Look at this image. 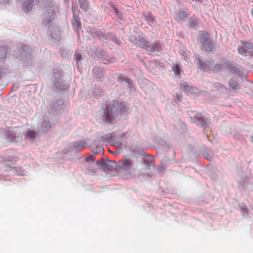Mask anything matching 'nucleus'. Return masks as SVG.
Instances as JSON below:
<instances>
[{
  "label": "nucleus",
  "mask_w": 253,
  "mask_h": 253,
  "mask_svg": "<svg viewBox=\"0 0 253 253\" xmlns=\"http://www.w3.org/2000/svg\"><path fill=\"white\" fill-rule=\"evenodd\" d=\"M126 111L125 104L118 100H114L103 111L102 121L110 123L112 119L117 118Z\"/></svg>",
  "instance_id": "obj_1"
},
{
  "label": "nucleus",
  "mask_w": 253,
  "mask_h": 253,
  "mask_svg": "<svg viewBox=\"0 0 253 253\" xmlns=\"http://www.w3.org/2000/svg\"><path fill=\"white\" fill-rule=\"evenodd\" d=\"M201 48L207 51H211L213 49L215 44L210 35L207 33L202 34L200 36Z\"/></svg>",
  "instance_id": "obj_2"
},
{
  "label": "nucleus",
  "mask_w": 253,
  "mask_h": 253,
  "mask_svg": "<svg viewBox=\"0 0 253 253\" xmlns=\"http://www.w3.org/2000/svg\"><path fill=\"white\" fill-rule=\"evenodd\" d=\"M238 51L240 54L244 56L249 55L253 52V45L249 42H241V44L238 47Z\"/></svg>",
  "instance_id": "obj_3"
},
{
  "label": "nucleus",
  "mask_w": 253,
  "mask_h": 253,
  "mask_svg": "<svg viewBox=\"0 0 253 253\" xmlns=\"http://www.w3.org/2000/svg\"><path fill=\"white\" fill-rule=\"evenodd\" d=\"M225 68L230 73L239 76H243L245 73V70L239 66L230 63H226Z\"/></svg>",
  "instance_id": "obj_4"
},
{
  "label": "nucleus",
  "mask_w": 253,
  "mask_h": 253,
  "mask_svg": "<svg viewBox=\"0 0 253 253\" xmlns=\"http://www.w3.org/2000/svg\"><path fill=\"white\" fill-rule=\"evenodd\" d=\"M18 139L16 138V132L11 130L9 131L6 135V139L8 142H18L22 140L23 135L22 133H19L17 135Z\"/></svg>",
  "instance_id": "obj_5"
},
{
  "label": "nucleus",
  "mask_w": 253,
  "mask_h": 253,
  "mask_svg": "<svg viewBox=\"0 0 253 253\" xmlns=\"http://www.w3.org/2000/svg\"><path fill=\"white\" fill-rule=\"evenodd\" d=\"M120 168L124 170L130 169L133 165V162L129 159H122L119 162Z\"/></svg>",
  "instance_id": "obj_6"
},
{
  "label": "nucleus",
  "mask_w": 253,
  "mask_h": 253,
  "mask_svg": "<svg viewBox=\"0 0 253 253\" xmlns=\"http://www.w3.org/2000/svg\"><path fill=\"white\" fill-rule=\"evenodd\" d=\"M197 61L198 63V66L201 69L204 71H208L211 70V66H212V61H209L208 63L203 62L200 58L197 59Z\"/></svg>",
  "instance_id": "obj_7"
},
{
  "label": "nucleus",
  "mask_w": 253,
  "mask_h": 253,
  "mask_svg": "<svg viewBox=\"0 0 253 253\" xmlns=\"http://www.w3.org/2000/svg\"><path fill=\"white\" fill-rule=\"evenodd\" d=\"M162 49L161 44L157 42H154L152 43H149L148 46L146 48V50L148 52H158L161 50Z\"/></svg>",
  "instance_id": "obj_8"
},
{
  "label": "nucleus",
  "mask_w": 253,
  "mask_h": 253,
  "mask_svg": "<svg viewBox=\"0 0 253 253\" xmlns=\"http://www.w3.org/2000/svg\"><path fill=\"white\" fill-rule=\"evenodd\" d=\"M116 163L114 161H109L104 162L102 169L104 171H110L113 169V167L115 166Z\"/></svg>",
  "instance_id": "obj_9"
},
{
  "label": "nucleus",
  "mask_w": 253,
  "mask_h": 253,
  "mask_svg": "<svg viewBox=\"0 0 253 253\" xmlns=\"http://www.w3.org/2000/svg\"><path fill=\"white\" fill-rule=\"evenodd\" d=\"M51 128V125L49 121L44 120L42 123L41 129L42 132H46Z\"/></svg>",
  "instance_id": "obj_10"
},
{
  "label": "nucleus",
  "mask_w": 253,
  "mask_h": 253,
  "mask_svg": "<svg viewBox=\"0 0 253 253\" xmlns=\"http://www.w3.org/2000/svg\"><path fill=\"white\" fill-rule=\"evenodd\" d=\"M149 42L143 38H141L139 39L138 42H136V44L137 46H139L142 48H144L146 50L147 47L148 46Z\"/></svg>",
  "instance_id": "obj_11"
},
{
  "label": "nucleus",
  "mask_w": 253,
  "mask_h": 253,
  "mask_svg": "<svg viewBox=\"0 0 253 253\" xmlns=\"http://www.w3.org/2000/svg\"><path fill=\"white\" fill-rule=\"evenodd\" d=\"M72 24L74 29L76 31H78L79 28H81V26L80 18L78 17H74Z\"/></svg>",
  "instance_id": "obj_12"
},
{
  "label": "nucleus",
  "mask_w": 253,
  "mask_h": 253,
  "mask_svg": "<svg viewBox=\"0 0 253 253\" xmlns=\"http://www.w3.org/2000/svg\"><path fill=\"white\" fill-rule=\"evenodd\" d=\"M229 85L231 88L234 90H236L240 88V85L237 83L236 80L234 79H231L229 80Z\"/></svg>",
  "instance_id": "obj_13"
},
{
  "label": "nucleus",
  "mask_w": 253,
  "mask_h": 253,
  "mask_svg": "<svg viewBox=\"0 0 253 253\" xmlns=\"http://www.w3.org/2000/svg\"><path fill=\"white\" fill-rule=\"evenodd\" d=\"M37 135V133L32 129H28L25 134L26 138L31 139L35 138Z\"/></svg>",
  "instance_id": "obj_14"
},
{
  "label": "nucleus",
  "mask_w": 253,
  "mask_h": 253,
  "mask_svg": "<svg viewBox=\"0 0 253 253\" xmlns=\"http://www.w3.org/2000/svg\"><path fill=\"white\" fill-rule=\"evenodd\" d=\"M80 8L85 11H86L88 8V4L86 0H78Z\"/></svg>",
  "instance_id": "obj_15"
},
{
  "label": "nucleus",
  "mask_w": 253,
  "mask_h": 253,
  "mask_svg": "<svg viewBox=\"0 0 253 253\" xmlns=\"http://www.w3.org/2000/svg\"><path fill=\"white\" fill-rule=\"evenodd\" d=\"M7 55V50L5 47L0 46V60L4 59Z\"/></svg>",
  "instance_id": "obj_16"
},
{
  "label": "nucleus",
  "mask_w": 253,
  "mask_h": 253,
  "mask_svg": "<svg viewBox=\"0 0 253 253\" xmlns=\"http://www.w3.org/2000/svg\"><path fill=\"white\" fill-rule=\"evenodd\" d=\"M86 143L84 141H81L75 146V148L77 151H81L85 147Z\"/></svg>",
  "instance_id": "obj_17"
},
{
  "label": "nucleus",
  "mask_w": 253,
  "mask_h": 253,
  "mask_svg": "<svg viewBox=\"0 0 253 253\" xmlns=\"http://www.w3.org/2000/svg\"><path fill=\"white\" fill-rule=\"evenodd\" d=\"M187 15L184 11H180L177 14V17L180 20H182L187 17Z\"/></svg>",
  "instance_id": "obj_18"
},
{
  "label": "nucleus",
  "mask_w": 253,
  "mask_h": 253,
  "mask_svg": "<svg viewBox=\"0 0 253 253\" xmlns=\"http://www.w3.org/2000/svg\"><path fill=\"white\" fill-rule=\"evenodd\" d=\"M118 79L120 81L124 80L125 81H126V82H127V83H129V82L130 81L129 79H128L127 78H126L124 76V75H123V74H120V75H119L118 76Z\"/></svg>",
  "instance_id": "obj_19"
},
{
  "label": "nucleus",
  "mask_w": 253,
  "mask_h": 253,
  "mask_svg": "<svg viewBox=\"0 0 253 253\" xmlns=\"http://www.w3.org/2000/svg\"><path fill=\"white\" fill-rule=\"evenodd\" d=\"M211 70H213L214 71H219L220 69H221V66L219 64H216L214 65V66L212 67L211 66Z\"/></svg>",
  "instance_id": "obj_20"
},
{
  "label": "nucleus",
  "mask_w": 253,
  "mask_h": 253,
  "mask_svg": "<svg viewBox=\"0 0 253 253\" xmlns=\"http://www.w3.org/2000/svg\"><path fill=\"white\" fill-rule=\"evenodd\" d=\"M172 70L175 74L179 75L180 74V68L178 65H174L172 67Z\"/></svg>",
  "instance_id": "obj_21"
},
{
  "label": "nucleus",
  "mask_w": 253,
  "mask_h": 253,
  "mask_svg": "<svg viewBox=\"0 0 253 253\" xmlns=\"http://www.w3.org/2000/svg\"><path fill=\"white\" fill-rule=\"evenodd\" d=\"M22 50L27 52H31V50L28 45H24L22 47Z\"/></svg>",
  "instance_id": "obj_22"
},
{
  "label": "nucleus",
  "mask_w": 253,
  "mask_h": 253,
  "mask_svg": "<svg viewBox=\"0 0 253 253\" xmlns=\"http://www.w3.org/2000/svg\"><path fill=\"white\" fill-rule=\"evenodd\" d=\"M182 88L186 91H191V89H192L191 86L187 84L183 85Z\"/></svg>",
  "instance_id": "obj_23"
},
{
  "label": "nucleus",
  "mask_w": 253,
  "mask_h": 253,
  "mask_svg": "<svg viewBox=\"0 0 253 253\" xmlns=\"http://www.w3.org/2000/svg\"><path fill=\"white\" fill-rule=\"evenodd\" d=\"M104 163V162L102 161H97L96 162V164L97 165L100 166L101 167V169H102V168H103Z\"/></svg>",
  "instance_id": "obj_24"
},
{
  "label": "nucleus",
  "mask_w": 253,
  "mask_h": 253,
  "mask_svg": "<svg viewBox=\"0 0 253 253\" xmlns=\"http://www.w3.org/2000/svg\"><path fill=\"white\" fill-rule=\"evenodd\" d=\"M94 160V157L93 156H90L86 158L87 161H93Z\"/></svg>",
  "instance_id": "obj_25"
},
{
  "label": "nucleus",
  "mask_w": 253,
  "mask_h": 253,
  "mask_svg": "<svg viewBox=\"0 0 253 253\" xmlns=\"http://www.w3.org/2000/svg\"><path fill=\"white\" fill-rule=\"evenodd\" d=\"M197 25V21L196 20H192L191 22V26L192 27H194Z\"/></svg>",
  "instance_id": "obj_26"
},
{
  "label": "nucleus",
  "mask_w": 253,
  "mask_h": 253,
  "mask_svg": "<svg viewBox=\"0 0 253 253\" xmlns=\"http://www.w3.org/2000/svg\"><path fill=\"white\" fill-rule=\"evenodd\" d=\"M9 0H0V3L5 4L8 3Z\"/></svg>",
  "instance_id": "obj_27"
},
{
  "label": "nucleus",
  "mask_w": 253,
  "mask_h": 253,
  "mask_svg": "<svg viewBox=\"0 0 253 253\" xmlns=\"http://www.w3.org/2000/svg\"><path fill=\"white\" fill-rule=\"evenodd\" d=\"M198 120H199V121H201V122H202V123H203L202 125H203V126H204V125H205V124H206V123H205V122H204L202 119H200V118H199V119H198Z\"/></svg>",
  "instance_id": "obj_28"
},
{
  "label": "nucleus",
  "mask_w": 253,
  "mask_h": 253,
  "mask_svg": "<svg viewBox=\"0 0 253 253\" xmlns=\"http://www.w3.org/2000/svg\"><path fill=\"white\" fill-rule=\"evenodd\" d=\"M48 15H50V17H51V16H53V17H52V19H53V13H52V12H48Z\"/></svg>",
  "instance_id": "obj_29"
},
{
  "label": "nucleus",
  "mask_w": 253,
  "mask_h": 253,
  "mask_svg": "<svg viewBox=\"0 0 253 253\" xmlns=\"http://www.w3.org/2000/svg\"><path fill=\"white\" fill-rule=\"evenodd\" d=\"M57 72H58V70H57V69H54V70H53V73H54V74H56V73H57Z\"/></svg>",
  "instance_id": "obj_30"
},
{
  "label": "nucleus",
  "mask_w": 253,
  "mask_h": 253,
  "mask_svg": "<svg viewBox=\"0 0 253 253\" xmlns=\"http://www.w3.org/2000/svg\"><path fill=\"white\" fill-rule=\"evenodd\" d=\"M196 1L200 2H203L204 0H196Z\"/></svg>",
  "instance_id": "obj_31"
},
{
  "label": "nucleus",
  "mask_w": 253,
  "mask_h": 253,
  "mask_svg": "<svg viewBox=\"0 0 253 253\" xmlns=\"http://www.w3.org/2000/svg\"><path fill=\"white\" fill-rule=\"evenodd\" d=\"M81 57V55H78V58L79 60L80 59Z\"/></svg>",
  "instance_id": "obj_32"
},
{
  "label": "nucleus",
  "mask_w": 253,
  "mask_h": 253,
  "mask_svg": "<svg viewBox=\"0 0 253 253\" xmlns=\"http://www.w3.org/2000/svg\"><path fill=\"white\" fill-rule=\"evenodd\" d=\"M252 141L253 142V135L251 136Z\"/></svg>",
  "instance_id": "obj_33"
},
{
  "label": "nucleus",
  "mask_w": 253,
  "mask_h": 253,
  "mask_svg": "<svg viewBox=\"0 0 253 253\" xmlns=\"http://www.w3.org/2000/svg\"><path fill=\"white\" fill-rule=\"evenodd\" d=\"M250 55L253 56V51L251 52V53L250 54Z\"/></svg>",
  "instance_id": "obj_34"
},
{
  "label": "nucleus",
  "mask_w": 253,
  "mask_h": 253,
  "mask_svg": "<svg viewBox=\"0 0 253 253\" xmlns=\"http://www.w3.org/2000/svg\"><path fill=\"white\" fill-rule=\"evenodd\" d=\"M61 76H62V75H61V74L59 73V77H58V78H60Z\"/></svg>",
  "instance_id": "obj_35"
},
{
  "label": "nucleus",
  "mask_w": 253,
  "mask_h": 253,
  "mask_svg": "<svg viewBox=\"0 0 253 253\" xmlns=\"http://www.w3.org/2000/svg\"><path fill=\"white\" fill-rule=\"evenodd\" d=\"M47 23H50V20H47Z\"/></svg>",
  "instance_id": "obj_36"
}]
</instances>
